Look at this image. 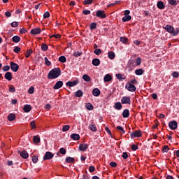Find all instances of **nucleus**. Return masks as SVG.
Here are the masks:
<instances>
[{
  "label": "nucleus",
  "instance_id": "nucleus-1",
  "mask_svg": "<svg viewBox=\"0 0 179 179\" xmlns=\"http://www.w3.org/2000/svg\"><path fill=\"white\" fill-rule=\"evenodd\" d=\"M59 76H61V69L55 68L48 73V79H57Z\"/></svg>",
  "mask_w": 179,
  "mask_h": 179
},
{
  "label": "nucleus",
  "instance_id": "nucleus-2",
  "mask_svg": "<svg viewBox=\"0 0 179 179\" xmlns=\"http://www.w3.org/2000/svg\"><path fill=\"white\" fill-rule=\"evenodd\" d=\"M130 136L131 139H135V138H141V136H142V131L137 130L133 133H131Z\"/></svg>",
  "mask_w": 179,
  "mask_h": 179
},
{
  "label": "nucleus",
  "instance_id": "nucleus-3",
  "mask_svg": "<svg viewBox=\"0 0 179 179\" xmlns=\"http://www.w3.org/2000/svg\"><path fill=\"white\" fill-rule=\"evenodd\" d=\"M96 17H100V19H106L107 15L104 10H98L96 13Z\"/></svg>",
  "mask_w": 179,
  "mask_h": 179
},
{
  "label": "nucleus",
  "instance_id": "nucleus-4",
  "mask_svg": "<svg viewBox=\"0 0 179 179\" xmlns=\"http://www.w3.org/2000/svg\"><path fill=\"white\" fill-rule=\"evenodd\" d=\"M125 88L129 92H136V87L133 84H129V83H127L125 85Z\"/></svg>",
  "mask_w": 179,
  "mask_h": 179
},
{
  "label": "nucleus",
  "instance_id": "nucleus-5",
  "mask_svg": "<svg viewBox=\"0 0 179 179\" xmlns=\"http://www.w3.org/2000/svg\"><path fill=\"white\" fill-rule=\"evenodd\" d=\"M10 66L13 72H17L19 71V66L13 62H10Z\"/></svg>",
  "mask_w": 179,
  "mask_h": 179
},
{
  "label": "nucleus",
  "instance_id": "nucleus-6",
  "mask_svg": "<svg viewBox=\"0 0 179 179\" xmlns=\"http://www.w3.org/2000/svg\"><path fill=\"white\" fill-rule=\"evenodd\" d=\"M178 125V123L176 120H173L171 122H169V127L172 130L177 129V127Z\"/></svg>",
  "mask_w": 179,
  "mask_h": 179
},
{
  "label": "nucleus",
  "instance_id": "nucleus-7",
  "mask_svg": "<svg viewBox=\"0 0 179 179\" xmlns=\"http://www.w3.org/2000/svg\"><path fill=\"white\" fill-rule=\"evenodd\" d=\"M54 157V154L51 152H46L44 157L43 160H51Z\"/></svg>",
  "mask_w": 179,
  "mask_h": 179
},
{
  "label": "nucleus",
  "instance_id": "nucleus-8",
  "mask_svg": "<svg viewBox=\"0 0 179 179\" xmlns=\"http://www.w3.org/2000/svg\"><path fill=\"white\" fill-rule=\"evenodd\" d=\"M79 83V80H76L73 81H69L66 83V86H68L69 87H73V86H76Z\"/></svg>",
  "mask_w": 179,
  "mask_h": 179
},
{
  "label": "nucleus",
  "instance_id": "nucleus-9",
  "mask_svg": "<svg viewBox=\"0 0 179 179\" xmlns=\"http://www.w3.org/2000/svg\"><path fill=\"white\" fill-rule=\"evenodd\" d=\"M122 104H131V98L129 96H123L121 99Z\"/></svg>",
  "mask_w": 179,
  "mask_h": 179
},
{
  "label": "nucleus",
  "instance_id": "nucleus-10",
  "mask_svg": "<svg viewBox=\"0 0 179 179\" xmlns=\"http://www.w3.org/2000/svg\"><path fill=\"white\" fill-rule=\"evenodd\" d=\"M64 86V82L62 81H57L55 85L53 86V89L55 90H58V89H61Z\"/></svg>",
  "mask_w": 179,
  "mask_h": 179
},
{
  "label": "nucleus",
  "instance_id": "nucleus-11",
  "mask_svg": "<svg viewBox=\"0 0 179 179\" xmlns=\"http://www.w3.org/2000/svg\"><path fill=\"white\" fill-rule=\"evenodd\" d=\"M88 148H89V145L87 144L81 143L79 145V150H80V152H85V150H86Z\"/></svg>",
  "mask_w": 179,
  "mask_h": 179
},
{
  "label": "nucleus",
  "instance_id": "nucleus-12",
  "mask_svg": "<svg viewBox=\"0 0 179 179\" xmlns=\"http://www.w3.org/2000/svg\"><path fill=\"white\" fill-rule=\"evenodd\" d=\"M70 138L73 141H79V139H80V136L78 134H71Z\"/></svg>",
  "mask_w": 179,
  "mask_h": 179
},
{
  "label": "nucleus",
  "instance_id": "nucleus-13",
  "mask_svg": "<svg viewBox=\"0 0 179 179\" xmlns=\"http://www.w3.org/2000/svg\"><path fill=\"white\" fill-rule=\"evenodd\" d=\"M41 33V29L40 28H35L31 30V34H40Z\"/></svg>",
  "mask_w": 179,
  "mask_h": 179
},
{
  "label": "nucleus",
  "instance_id": "nucleus-14",
  "mask_svg": "<svg viewBox=\"0 0 179 179\" xmlns=\"http://www.w3.org/2000/svg\"><path fill=\"white\" fill-rule=\"evenodd\" d=\"M157 7L158 8V9L163 10L164 9V8H166V6H164V3L163 1H159L157 3Z\"/></svg>",
  "mask_w": 179,
  "mask_h": 179
},
{
  "label": "nucleus",
  "instance_id": "nucleus-15",
  "mask_svg": "<svg viewBox=\"0 0 179 179\" xmlns=\"http://www.w3.org/2000/svg\"><path fill=\"white\" fill-rule=\"evenodd\" d=\"M122 115L123 118H128V117H129V115H130L129 110L124 109L122 113Z\"/></svg>",
  "mask_w": 179,
  "mask_h": 179
},
{
  "label": "nucleus",
  "instance_id": "nucleus-16",
  "mask_svg": "<svg viewBox=\"0 0 179 179\" xmlns=\"http://www.w3.org/2000/svg\"><path fill=\"white\" fill-rule=\"evenodd\" d=\"M164 29L166 30L168 33H170V34H171L173 33V30L174 29V27H171V25H166L165 26V27H164Z\"/></svg>",
  "mask_w": 179,
  "mask_h": 179
},
{
  "label": "nucleus",
  "instance_id": "nucleus-17",
  "mask_svg": "<svg viewBox=\"0 0 179 179\" xmlns=\"http://www.w3.org/2000/svg\"><path fill=\"white\" fill-rule=\"evenodd\" d=\"M20 155L22 159H27L29 157V153H27V151L23 150L20 153Z\"/></svg>",
  "mask_w": 179,
  "mask_h": 179
},
{
  "label": "nucleus",
  "instance_id": "nucleus-18",
  "mask_svg": "<svg viewBox=\"0 0 179 179\" xmlns=\"http://www.w3.org/2000/svg\"><path fill=\"white\" fill-rule=\"evenodd\" d=\"M101 92L100 90H99V88H94L92 90V94L93 96H95V97H99V95L100 94Z\"/></svg>",
  "mask_w": 179,
  "mask_h": 179
},
{
  "label": "nucleus",
  "instance_id": "nucleus-19",
  "mask_svg": "<svg viewBox=\"0 0 179 179\" xmlns=\"http://www.w3.org/2000/svg\"><path fill=\"white\" fill-rule=\"evenodd\" d=\"M5 79H6L8 81H10L12 80V73L10 72H6L4 75Z\"/></svg>",
  "mask_w": 179,
  "mask_h": 179
},
{
  "label": "nucleus",
  "instance_id": "nucleus-20",
  "mask_svg": "<svg viewBox=\"0 0 179 179\" xmlns=\"http://www.w3.org/2000/svg\"><path fill=\"white\" fill-rule=\"evenodd\" d=\"M168 3L169 5H171V6H177V5L179 3V1H177L176 0H168Z\"/></svg>",
  "mask_w": 179,
  "mask_h": 179
},
{
  "label": "nucleus",
  "instance_id": "nucleus-21",
  "mask_svg": "<svg viewBox=\"0 0 179 179\" xmlns=\"http://www.w3.org/2000/svg\"><path fill=\"white\" fill-rule=\"evenodd\" d=\"M23 110H24V113H30V111H31V106L25 105V106H24Z\"/></svg>",
  "mask_w": 179,
  "mask_h": 179
},
{
  "label": "nucleus",
  "instance_id": "nucleus-22",
  "mask_svg": "<svg viewBox=\"0 0 179 179\" xmlns=\"http://www.w3.org/2000/svg\"><path fill=\"white\" fill-rule=\"evenodd\" d=\"M92 65H94V66H99V65H100V59L98 58L92 59Z\"/></svg>",
  "mask_w": 179,
  "mask_h": 179
},
{
  "label": "nucleus",
  "instance_id": "nucleus-23",
  "mask_svg": "<svg viewBox=\"0 0 179 179\" xmlns=\"http://www.w3.org/2000/svg\"><path fill=\"white\" fill-rule=\"evenodd\" d=\"M112 79L113 77L110 74H106L103 78L104 82H110V80H112Z\"/></svg>",
  "mask_w": 179,
  "mask_h": 179
},
{
  "label": "nucleus",
  "instance_id": "nucleus-24",
  "mask_svg": "<svg viewBox=\"0 0 179 179\" xmlns=\"http://www.w3.org/2000/svg\"><path fill=\"white\" fill-rule=\"evenodd\" d=\"M115 110H121L122 108V105L121 104V102H116L114 106Z\"/></svg>",
  "mask_w": 179,
  "mask_h": 179
},
{
  "label": "nucleus",
  "instance_id": "nucleus-25",
  "mask_svg": "<svg viewBox=\"0 0 179 179\" xmlns=\"http://www.w3.org/2000/svg\"><path fill=\"white\" fill-rule=\"evenodd\" d=\"M65 162L66 163H75V158L71 157H67L65 159Z\"/></svg>",
  "mask_w": 179,
  "mask_h": 179
},
{
  "label": "nucleus",
  "instance_id": "nucleus-26",
  "mask_svg": "<svg viewBox=\"0 0 179 179\" xmlns=\"http://www.w3.org/2000/svg\"><path fill=\"white\" fill-rule=\"evenodd\" d=\"M108 57L110 59H114V58H115V53L113 51H110L108 53Z\"/></svg>",
  "mask_w": 179,
  "mask_h": 179
},
{
  "label": "nucleus",
  "instance_id": "nucleus-27",
  "mask_svg": "<svg viewBox=\"0 0 179 179\" xmlns=\"http://www.w3.org/2000/svg\"><path fill=\"white\" fill-rule=\"evenodd\" d=\"M143 72H144V71L142 69L135 70L136 75H137L138 76H141V75H143Z\"/></svg>",
  "mask_w": 179,
  "mask_h": 179
},
{
  "label": "nucleus",
  "instance_id": "nucleus-28",
  "mask_svg": "<svg viewBox=\"0 0 179 179\" xmlns=\"http://www.w3.org/2000/svg\"><path fill=\"white\" fill-rule=\"evenodd\" d=\"M83 96V92L82 90H78L76 93H75V96L76 97H82Z\"/></svg>",
  "mask_w": 179,
  "mask_h": 179
},
{
  "label": "nucleus",
  "instance_id": "nucleus-29",
  "mask_svg": "<svg viewBox=\"0 0 179 179\" xmlns=\"http://www.w3.org/2000/svg\"><path fill=\"white\" fill-rule=\"evenodd\" d=\"M83 80H85V82H90L91 80L90 76H89V75L87 74H84L83 76Z\"/></svg>",
  "mask_w": 179,
  "mask_h": 179
},
{
  "label": "nucleus",
  "instance_id": "nucleus-30",
  "mask_svg": "<svg viewBox=\"0 0 179 179\" xmlns=\"http://www.w3.org/2000/svg\"><path fill=\"white\" fill-rule=\"evenodd\" d=\"M131 19H132V17H131V15H125L122 17V22H129Z\"/></svg>",
  "mask_w": 179,
  "mask_h": 179
},
{
  "label": "nucleus",
  "instance_id": "nucleus-31",
  "mask_svg": "<svg viewBox=\"0 0 179 179\" xmlns=\"http://www.w3.org/2000/svg\"><path fill=\"white\" fill-rule=\"evenodd\" d=\"M12 41H13V43H19V41H20V36H14L12 38Z\"/></svg>",
  "mask_w": 179,
  "mask_h": 179
},
{
  "label": "nucleus",
  "instance_id": "nucleus-32",
  "mask_svg": "<svg viewBox=\"0 0 179 179\" xmlns=\"http://www.w3.org/2000/svg\"><path fill=\"white\" fill-rule=\"evenodd\" d=\"M15 118H16V115H15L13 113H10L8 116V121H13Z\"/></svg>",
  "mask_w": 179,
  "mask_h": 179
},
{
  "label": "nucleus",
  "instance_id": "nucleus-33",
  "mask_svg": "<svg viewBox=\"0 0 179 179\" xmlns=\"http://www.w3.org/2000/svg\"><path fill=\"white\" fill-rule=\"evenodd\" d=\"M59 62H62V64H65L66 62V57L65 56H60L59 57Z\"/></svg>",
  "mask_w": 179,
  "mask_h": 179
},
{
  "label": "nucleus",
  "instance_id": "nucleus-34",
  "mask_svg": "<svg viewBox=\"0 0 179 179\" xmlns=\"http://www.w3.org/2000/svg\"><path fill=\"white\" fill-rule=\"evenodd\" d=\"M120 41L123 44H127V43H128V38L121 36Z\"/></svg>",
  "mask_w": 179,
  "mask_h": 179
},
{
  "label": "nucleus",
  "instance_id": "nucleus-35",
  "mask_svg": "<svg viewBox=\"0 0 179 179\" xmlns=\"http://www.w3.org/2000/svg\"><path fill=\"white\" fill-rule=\"evenodd\" d=\"M33 54V50L29 49L27 50V52L25 53L26 58H29L31 55Z\"/></svg>",
  "mask_w": 179,
  "mask_h": 179
},
{
  "label": "nucleus",
  "instance_id": "nucleus-36",
  "mask_svg": "<svg viewBox=\"0 0 179 179\" xmlns=\"http://www.w3.org/2000/svg\"><path fill=\"white\" fill-rule=\"evenodd\" d=\"M89 128L92 132H96V131H97V128L94 124H90Z\"/></svg>",
  "mask_w": 179,
  "mask_h": 179
},
{
  "label": "nucleus",
  "instance_id": "nucleus-37",
  "mask_svg": "<svg viewBox=\"0 0 179 179\" xmlns=\"http://www.w3.org/2000/svg\"><path fill=\"white\" fill-rule=\"evenodd\" d=\"M94 0H84L83 1V5H92Z\"/></svg>",
  "mask_w": 179,
  "mask_h": 179
},
{
  "label": "nucleus",
  "instance_id": "nucleus-38",
  "mask_svg": "<svg viewBox=\"0 0 179 179\" xmlns=\"http://www.w3.org/2000/svg\"><path fill=\"white\" fill-rule=\"evenodd\" d=\"M97 27V23L92 22L90 24V30H94Z\"/></svg>",
  "mask_w": 179,
  "mask_h": 179
},
{
  "label": "nucleus",
  "instance_id": "nucleus-39",
  "mask_svg": "<svg viewBox=\"0 0 179 179\" xmlns=\"http://www.w3.org/2000/svg\"><path fill=\"white\" fill-rule=\"evenodd\" d=\"M41 48L42 51H47L48 50V45L45 43H42Z\"/></svg>",
  "mask_w": 179,
  "mask_h": 179
},
{
  "label": "nucleus",
  "instance_id": "nucleus-40",
  "mask_svg": "<svg viewBox=\"0 0 179 179\" xmlns=\"http://www.w3.org/2000/svg\"><path fill=\"white\" fill-rule=\"evenodd\" d=\"M85 107H86L87 110H90V111L93 110V108H94L93 105L90 103H87L86 104Z\"/></svg>",
  "mask_w": 179,
  "mask_h": 179
},
{
  "label": "nucleus",
  "instance_id": "nucleus-41",
  "mask_svg": "<svg viewBox=\"0 0 179 179\" xmlns=\"http://www.w3.org/2000/svg\"><path fill=\"white\" fill-rule=\"evenodd\" d=\"M116 129H117L118 131H120L121 135L125 134V130H124V128H123L122 127L117 126V127H116Z\"/></svg>",
  "mask_w": 179,
  "mask_h": 179
},
{
  "label": "nucleus",
  "instance_id": "nucleus-42",
  "mask_svg": "<svg viewBox=\"0 0 179 179\" xmlns=\"http://www.w3.org/2000/svg\"><path fill=\"white\" fill-rule=\"evenodd\" d=\"M83 55V52L77 51V52H75L73 55V57H76V58H78V57H80Z\"/></svg>",
  "mask_w": 179,
  "mask_h": 179
},
{
  "label": "nucleus",
  "instance_id": "nucleus-43",
  "mask_svg": "<svg viewBox=\"0 0 179 179\" xmlns=\"http://www.w3.org/2000/svg\"><path fill=\"white\" fill-rule=\"evenodd\" d=\"M178 33H179V29L176 28V29H174V28H173V32L171 34V36H177V34H178Z\"/></svg>",
  "mask_w": 179,
  "mask_h": 179
},
{
  "label": "nucleus",
  "instance_id": "nucleus-44",
  "mask_svg": "<svg viewBox=\"0 0 179 179\" xmlns=\"http://www.w3.org/2000/svg\"><path fill=\"white\" fill-rule=\"evenodd\" d=\"M70 128H71V126H69L68 124L64 125L62 127V131H63V132H66V131H69Z\"/></svg>",
  "mask_w": 179,
  "mask_h": 179
},
{
  "label": "nucleus",
  "instance_id": "nucleus-45",
  "mask_svg": "<svg viewBox=\"0 0 179 179\" xmlns=\"http://www.w3.org/2000/svg\"><path fill=\"white\" fill-rule=\"evenodd\" d=\"M33 141L35 143H40V137L37 136H34L33 138Z\"/></svg>",
  "mask_w": 179,
  "mask_h": 179
},
{
  "label": "nucleus",
  "instance_id": "nucleus-46",
  "mask_svg": "<svg viewBox=\"0 0 179 179\" xmlns=\"http://www.w3.org/2000/svg\"><path fill=\"white\" fill-rule=\"evenodd\" d=\"M8 92H10V93H15L16 92V89H15V86L10 85Z\"/></svg>",
  "mask_w": 179,
  "mask_h": 179
},
{
  "label": "nucleus",
  "instance_id": "nucleus-47",
  "mask_svg": "<svg viewBox=\"0 0 179 179\" xmlns=\"http://www.w3.org/2000/svg\"><path fill=\"white\" fill-rule=\"evenodd\" d=\"M32 162L33 163H37V162H38V156L37 155H34L32 157Z\"/></svg>",
  "mask_w": 179,
  "mask_h": 179
},
{
  "label": "nucleus",
  "instance_id": "nucleus-48",
  "mask_svg": "<svg viewBox=\"0 0 179 179\" xmlns=\"http://www.w3.org/2000/svg\"><path fill=\"white\" fill-rule=\"evenodd\" d=\"M141 64H142V59H141V57H138L136 60V65L137 66H139V65H141Z\"/></svg>",
  "mask_w": 179,
  "mask_h": 179
},
{
  "label": "nucleus",
  "instance_id": "nucleus-49",
  "mask_svg": "<svg viewBox=\"0 0 179 179\" xmlns=\"http://www.w3.org/2000/svg\"><path fill=\"white\" fill-rule=\"evenodd\" d=\"M13 51L15 52V54H19L20 52V47L15 46L13 49Z\"/></svg>",
  "mask_w": 179,
  "mask_h": 179
},
{
  "label": "nucleus",
  "instance_id": "nucleus-50",
  "mask_svg": "<svg viewBox=\"0 0 179 179\" xmlns=\"http://www.w3.org/2000/svg\"><path fill=\"white\" fill-rule=\"evenodd\" d=\"M31 125V129H36V121L33 120L30 123Z\"/></svg>",
  "mask_w": 179,
  "mask_h": 179
},
{
  "label": "nucleus",
  "instance_id": "nucleus-51",
  "mask_svg": "<svg viewBox=\"0 0 179 179\" xmlns=\"http://www.w3.org/2000/svg\"><path fill=\"white\" fill-rule=\"evenodd\" d=\"M11 27H17L19 26V22L14 21L10 24Z\"/></svg>",
  "mask_w": 179,
  "mask_h": 179
},
{
  "label": "nucleus",
  "instance_id": "nucleus-52",
  "mask_svg": "<svg viewBox=\"0 0 179 179\" xmlns=\"http://www.w3.org/2000/svg\"><path fill=\"white\" fill-rule=\"evenodd\" d=\"M128 83H129L130 85H138V81L136 80V79H133L131 80Z\"/></svg>",
  "mask_w": 179,
  "mask_h": 179
},
{
  "label": "nucleus",
  "instance_id": "nucleus-53",
  "mask_svg": "<svg viewBox=\"0 0 179 179\" xmlns=\"http://www.w3.org/2000/svg\"><path fill=\"white\" fill-rule=\"evenodd\" d=\"M28 93L29 94H33V93H34V87L31 86L29 87V89L28 90Z\"/></svg>",
  "mask_w": 179,
  "mask_h": 179
},
{
  "label": "nucleus",
  "instance_id": "nucleus-54",
  "mask_svg": "<svg viewBox=\"0 0 179 179\" xmlns=\"http://www.w3.org/2000/svg\"><path fill=\"white\" fill-rule=\"evenodd\" d=\"M2 69L3 72H8V71L10 69V66L6 65V66H4Z\"/></svg>",
  "mask_w": 179,
  "mask_h": 179
},
{
  "label": "nucleus",
  "instance_id": "nucleus-55",
  "mask_svg": "<svg viewBox=\"0 0 179 179\" xmlns=\"http://www.w3.org/2000/svg\"><path fill=\"white\" fill-rule=\"evenodd\" d=\"M163 152L165 153H167L169 150H170V148H169V145H164L162 148Z\"/></svg>",
  "mask_w": 179,
  "mask_h": 179
},
{
  "label": "nucleus",
  "instance_id": "nucleus-56",
  "mask_svg": "<svg viewBox=\"0 0 179 179\" xmlns=\"http://www.w3.org/2000/svg\"><path fill=\"white\" fill-rule=\"evenodd\" d=\"M131 150H133L134 152H135V150H138V147L137 145L133 144L131 147Z\"/></svg>",
  "mask_w": 179,
  "mask_h": 179
},
{
  "label": "nucleus",
  "instance_id": "nucleus-57",
  "mask_svg": "<svg viewBox=\"0 0 179 179\" xmlns=\"http://www.w3.org/2000/svg\"><path fill=\"white\" fill-rule=\"evenodd\" d=\"M94 54H96V55H100V54H101V49H96L94 51Z\"/></svg>",
  "mask_w": 179,
  "mask_h": 179
},
{
  "label": "nucleus",
  "instance_id": "nucleus-58",
  "mask_svg": "<svg viewBox=\"0 0 179 179\" xmlns=\"http://www.w3.org/2000/svg\"><path fill=\"white\" fill-rule=\"evenodd\" d=\"M59 153H61V155H66V150H65L64 148H62L59 150Z\"/></svg>",
  "mask_w": 179,
  "mask_h": 179
},
{
  "label": "nucleus",
  "instance_id": "nucleus-59",
  "mask_svg": "<svg viewBox=\"0 0 179 179\" xmlns=\"http://www.w3.org/2000/svg\"><path fill=\"white\" fill-rule=\"evenodd\" d=\"M45 65H47L48 66H50V65H51V62H50V60H48V58L45 57Z\"/></svg>",
  "mask_w": 179,
  "mask_h": 179
},
{
  "label": "nucleus",
  "instance_id": "nucleus-60",
  "mask_svg": "<svg viewBox=\"0 0 179 179\" xmlns=\"http://www.w3.org/2000/svg\"><path fill=\"white\" fill-rule=\"evenodd\" d=\"M20 34H26L27 33V29H25L24 28H22L20 29Z\"/></svg>",
  "mask_w": 179,
  "mask_h": 179
},
{
  "label": "nucleus",
  "instance_id": "nucleus-61",
  "mask_svg": "<svg viewBox=\"0 0 179 179\" xmlns=\"http://www.w3.org/2000/svg\"><path fill=\"white\" fill-rule=\"evenodd\" d=\"M48 17H50V12L46 11V12L43 14V19H48Z\"/></svg>",
  "mask_w": 179,
  "mask_h": 179
},
{
  "label": "nucleus",
  "instance_id": "nucleus-62",
  "mask_svg": "<svg viewBox=\"0 0 179 179\" xmlns=\"http://www.w3.org/2000/svg\"><path fill=\"white\" fill-rule=\"evenodd\" d=\"M95 170H96V168L94 166H90L89 167L90 173H93V172H94Z\"/></svg>",
  "mask_w": 179,
  "mask_h": 179
},
{
  "label": "nucleus",
  "instance_id": "nucleus-63",
  "mask_svg": "<svg viewBox=\"0 0 179 179\" xmlns=\"http://www.w3.org/2000/svg\"><path fill=\"white\" fill-rule=\"evenodd\" d=\"M172 76H173V78H178L179 73L177 71H174L172 73Z\"/></svg>",
  "mask_w": 179,
  "mask_h": 179
},
{
  "label": "nucleus",
  "instance_id": "nucleus-64",
  "mask_svg": "<svg viewBox=\"0 0 179 179\" xmlns=\"http://www.w3.org/2000/svg\"><path fill=\"white\" fill-rule=\"evenodd\" d=\"M83 15H90L91 12L90 10H84L83 11Z\"/></svg>",
  "mask_w": 179,
  "mask_h": 179
}]
</instances>
